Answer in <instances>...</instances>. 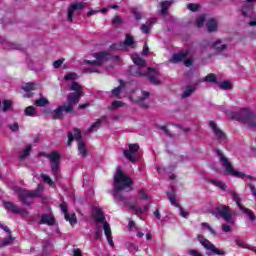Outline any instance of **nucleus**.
I'll return each mask as SVG.
<instances>
[{"instance_id":"f257e3e1","label":"nucleus","mask_w":256,"mask_h":256,"mask_svg":"<svg viewBox=\"0 0 256 256\" xmlns=\"http://www.w3.org/2000/svg\"><path fill=\"white\" fill-rule=\"evenodd\" d=\"M133 185H135V183L133 182V179L125 175L123 170L117 169L114 175L113 196L115 199H118L120 203L124 204L125 207H128V205H130L131 199L123 195L121 191H125L126 189H128L127 192L133 191Z\"/></svg>"},{"instance_id":"f03ea898","label":"nucleus","mask_w":256,"mask_h":256,"mask_svg":"<svg viewBox=\"0 0 256 256\" xmlns=\"http://www.w3.org/2000/svg\"><path fill=\"white\" fill-rule=\"evenodd\" d=\"M130 75H132V77H147L149 83L152 85H161V80L157 78L161 73L153 67H148L147 71H143L141 68L131 67Z\"/></svg>"},{"instance_id":"7ed1b4c3","label":"nucleus","mask_w":256,"mask_h":256,"mask_svg":"<svg viewBox=\"0 0 256 256\" xmlns=\"http://www.w3.org/2000/svg\"><path fill=\"white\" fill-rule=\"evenodd\" d=\"M216 155L217 157L220 158L222 166L225 169L226 175H230L231 177H237L238 179H243V177H246V179H250L251 181L253 180L256 181L255 177L235 170V168H233V164H231V162L229 161V158L225 157V155L221 150H217Z\"/></svg>"},{"instance_id":"20e7f679","label":"nucleus","mask_w":256,"mask_h":256,"mask_svg":"<svg viewBox=\"0 0 256 256\" xmlns=\"http://www.w3.org/2000/svg\"><path fill=\"white\" fill-rule=\"evenodd\" d=\"M41 191H43V185L38 184L36 190H27L25 188H18L17 195L20 203L26 205V207H31L33 205V199L35 197H41Z\"/></svg>"},{"instance_id":"39448f33","label":"nucleus","mask_w":256,"mask_h":256,"mask_svg":"<svg viewBox=\"0 0 256 256\" xmlns=\"http://www.w3.org/2000/svg\"><path fill=\"white\" fill-rule=\"evenodd\" d=\"M231 117L248 127H256V114L249 108H241L238 112H232Z\"/></svg>"},{"instance_id":"423d86ee","label":"nucleus","mask_w":256,"mask_h":256,"mask_svg":"<svg viewBox=\"0 0 256 256\" xmlns=\"http://www.w3.org/2000/svg\"><path fill=\"white\" fill-rule=\"evenodd\" d=\"M43 157L49 159L52 175L56 181H59V176L61 175V154L59 151H52L48 154L44 153Z\"/></svg>"},{"instance_id":"0eeeda50","label":"nucleus","mask_w":256,"mask_h":256,"mask_svg":"<svg viewBox=\"0 0 256 256\" xmlns=\"http://www.w3.org/2000/svg\"><path fill=\"white\" fill-rule=\"evenodd\" d=\"M212 215H214L216 219H223L226 223L235 225V220H233V210L227 205H220L216 207L213 210Z\"/></svg>"},{"instance_id":"6e6552de","label":"nucleus","mask_w":256,"mask_h":256,"mask_svg":"<svg viewBox=\"0 0 256 256\" xmlns=\"http://www.w3.org/2000/svg\"><path fill=\"white\" fill-rule=\"evenodd\" d=\"M71 92L67 95V103L64 105H70V107H74L79 101H81V97L83 96V87L76 81L72 82V86L70 87Z\"/></svg>"},{"instance_id":"1a4fd4ad","label":"nucleus","mask_w":256,"mask_h":256,"mask_svg":"<svg viewBox=\"0 0 256 256\" xmlns=\"http://www.w3.org/2000/svg\"><path fill=\"white\" fill-rule=\"evenodd\" d=\"M149 97H151V92L140 91L139 88L132 90L130 93V101L132 103H139L143 109H149V104L144 102Z\"/></svg>"},{"instance_id":"9d476101","label":"nucleus","mask_w":256,"mask_h":256,"mask_svg":"<svg viewBox=\"0 0 256 256\" xmlns=\"http://www.w3.org/2000/svg\"><path fill=\"white\" fill-rule=\"evenodd\" d=\"M64 113L69 115H75V107H71V105H61L58 106L53 112H51V118L54 120H61L64 117Z\"/></svg>"},{"instance_id":"9b49d317","label":"nucleus","mask_w":256,"mask_h":256,"mask_svg":"<svg viewBox=\"0 0 256 256\" xmlns=\"http://www.w3.org/2000/svg\"><path fill=\"white\" fill-rule=\"evenodd\" d=\"M111 47L116 51H127V47H132L133 49L135 48V38L131 34H126L124 42L113 44Z\"/></svg>"},{"instance_id":"f8f14e48","label":"nucleus","mask_w":256,"mask_h":256,"mask_svg":"<svg viewBox=\"0 0 256 256\" xmlns=\"http://www.w3.org/2000/svg\"><path fill=\"white\" fill-rule=\"evenodd\" d=\"M197 239L199 243L207 249V251H211L214 255H225V251L217 249V247L213 245L211 241L203 237V235L198 234Z\"/></svg>"},{"instance_id":"ddd939ff","label":"nucleus","mask_w":256,"mask_h":256,"mask_svg":"<svg viewBox=\"0 0 256 256\" xmlns=\"http://www.w3.org/2000/svg\"><path fill=\"white\" fill-rule=\"evenodd\" d=\"M59 207L62 213L64 214L65 221H68L71 227H75V225H77V214H75V212H73L72 214H69V208L67 206V202L60 203Z\"/></svg>"},{"instance_id":"4468645a","label":"nucleus","mask_w":256,"mask_h":256,"mask_svg":"<svg viewBox=\"0 0 256 256\" xmlns=\"http://www.w3.org/2000/svg\"><path fill=\"white\" fill-rule=\"evenodd\" d=\"M137 151H139V144H128V149L124 150V157L131 163H135L137 161V157H135Z\"/></svg>"},{"instance_id":"2eb2a0df","label":"nucleus","mask_w":256,"mask_h":256,"mask_svg":"<svg viewBox=\"0 0 256 256\" xmlns=\"http://www.w3.org/2000/svg\"><path fill=\"white\" fill-rule=\"evenodd\" d=\"M209 127L215 135L216 139H218V141H225V139H227V134H225V132H223V130H221V128L217 126V123H215V121H210Z\"/></svg>"},{"instance_id":"dca6fc26","label":"nucleus","mask_w":256,"mask_h":256,"mask_svg":"<svg viewBox=\"0 0 256 256\" xmlns=\"http://www.w3.org/2000/svg\"><path fill=\"white\" fill-rule=\"evenodd\" d=\"M83 9H85V3L83 2H77V3H73L70 5V7H68V16L67 19L70 23H73V13H75V11H83Z\"/></svg>"},{"instance_id":"f3484780","label":"nucleus","mask_w":256,"mask_h":256,"mask_svg":"<svg viewBox=\"0 0 256 256\" xmlns=\"http://www.w3.org/2000/svg\"><path fill=\"white\" fill-rule=\"evenodd\" d=\"M256 0H246L242 6L243 17H251L255 7Z\"/></svg>"},{"instance_id":"a211bd4d","label":"nucleus","mask_w":256,"mask_h":256,"mask_svg":"<svg viewBox=\"0 0 256 256\" xmlns=\"http://www.w3.org/2000/svg\"><path fill=\"white\" fill-rule=\"evenodd\" d=\"M3 205L6 211H10V213H14L15 215H23V213H26L25 208H19L17 205H14L13 202L4 201Z\"/></svg>"},{"instance_id":"6ab92c4d","label":"nucleus","mask_w":256,"mask_h":256,"mask_svg":"<svg viewBox=\"0 0 256 256\" xmlns=\"http://www.w3.org/2000/svg\"><path fill=\"white\" fill-rule=\"evenodd\" d=\"M0 229H3V231L8 233V238L0 240V247H9V245H11V243H13L14 241V238L11 235V230L9 229V227L3 224H0Z\"/></svg>"},{"instance_id":"aec40b11","label":"nucleus","mask_w":256,"mask_h":256,"mask_svg":"<svg viewBox=\"0 0 256 256\" xmlns=\"http://www.w3.org/2000/svg\"><path fill=\"white\" fill-rule=\"evenodd\" d=\"M92 217L96 223H107V221H105V214L99 207H94L92 209Z\"/></svg>"},{"instance_id":"412c9836","label":"nucleus","mask_w":256,"mask_h":256,"mask_svg":"<svg viewBox=\"0 0 256 256\" xmlns=\"http://www.w3.org/2000/svg\"><path fill=\"white\" fill-rule=\"evenodd\" d=\"M74 139L78 143H83V141H81V139H83V136L81 135V130H79L78 128L74 129V136L72 132H68V147H71V143H73Z\"/></svg>"},{"instance_id":"4be33fe9","label":"nucleus","mask_w":256,"mask_h":256,"mask_svg":"<svg viewBox=\"0 0 256 256\" xmlns=\"http://www.w3.org/2000/svg\"><path fill=\"white\" fill-rule=\"evenodd\" d=\"M94 57L96 61L100 62V65H103L104 61H111V59H113V56H111L107 51L96 52L94 53Z\"/></svg>"},{"instance_id":"5701e85b","label":"nucleus","mask_w":256,"mask_h":256,"mask_svg":"<svg viewBox=\"0 0 256 256\" xmlns=\"http://www.w3.org/2000/svg\"><path fill=\"white\" fill-rule=\"evenodd\" d=\"M39 225H48L49 227H53L57 221L55 220V217L49 215V214H42L40 221L38 222Z\"/></svg>"},{"instance_id":"b1692460","label":"nucleus","mask_w":256,"mask_h":256,"mask_svg":"<svg viewBox=\"0 0 256 256\" xmlns=\"http://www.w3.org/2000/svg\"><path fill=\"white\" fill-rule=\"evenodd\" d=\"M187 55H189V50H184L173 54L172 58L170 59V63H181V61L187 59Z\"/></svg>"},{"instance_id":"393cba45","label":"nucleus","mask_w":256,"mask_h":256,"mask_svg":"<svg viewBox=\"0 0 256 256\" xmlns=\"http://www.w3.org/2000/svg\"><path fill=\"white\" fill-rule=\"evenodd\" d=\"M206 28L208 33H215L219 29V23L215 18H209L206 22Z\"/></svg>"},{"instance_id":"a878e982","label":"nucleus","mask_w":256,"mask_h":256,"mask_svg":"<svg viewBox=\"0 0 256 256\" xmlns=\"http://www.w3.org/2000/svg\"><path fill=\"white\" fill-rule=\"evenodd\" d=\"M155 23H157V18H150L146 24H143L141 26V31H143V33H145V35H149L151 33V26L155 25Z\"/></svg>"},{"instance_id":"bb28decb","label":"nucleus","mask_w":256,"mask_h":256,"mask_svg":"<svg viewBox=\"0 0 256 256\" xmlns=\"http://www.w3.org/2000/svg\"><path fill=\"white\" fill-rule=\"evenodd\" d=\"M22 89L23 91L28 93L27 95H25V97H33V93H31V91H35V89H37V84L33 82H28L24 86H22Z\"/></svg>"},{"instance_id":"cd10ccee","label":"nucleus","mask_w":256,"mask_h":256,"mask_svg":"<svg viewBox=\"0 0 256 256\" xmlns=\"http://www.w3.org/2000/svg\"><path fill=\"white\" fill-rule=\"evenodd\" d=\"M172 2L171 1H163L160 3V15H162L163 17H167V15H169V7H171Z\"/></svg>"},{"instance_id":"c85d7f7f","label":"nucleus","mask_w":256,"mask_h":256,"mask_svg":"<svg viewBox=\"0 0 256 256\" xmlns=\"http://www.w3.org/2000/svg\"><path fill=\"white\" fill-rule=\"evenodd\" d=\"M196 89L197 87L193 85L186 86L184 92L181 94L182 99H187V97H191V95L195 93Z\"/></svg>"},{"instance_id":"c756f323","label":"nucleus","mask_w":256,"mask_h":256,"mask_svg":"<svg viewBox=\"0 0 256 256\" xmlns=\"http://www.w3.org/2000/svg\"><path fill=\"white\" fill-rule=\"evenodd\" d=\"M132 61L137 67H139L138 69H141V67H147V61L139 55L133 56Z\"/></svg>"},{"instance_id":"7c9ffc66","label":"nucleus","mask_w":256,"mask_h":256,"mask_svg":"<svg viewBox=\"0 0 256 256\" xmlns=\"http://www.w3.org/2000/svg\"><path fill=\"white\" fill-rule=\"evenodd\" d=\"M31 149H33V146L31 144L27 145L26 148L20 152L19 159H27V157L31 155Z\"/></svg>"},{"instance_id":"2f4dec72","label":"nucleus","mask_w":256,"mask_h":256,"mask_svg":"<svg viewBox=\"0 0 256 256\" xmlns=\"http://www.w3.org/2000/svg\"><path fill=\"white\" fill-rule=\"evenodd\" d=\"M217 85L222 89L223 91H227L229 89H233V84H231V81L225 80L221 83H217Z\"/></svg>"},{"instance_id":"473e14b6","label":"nucleus","mask_w":256,"mask_h":256,"mask_svg":"<svg viewBox=\"0 0 256 256\" xmlns=\"http://www.w3.org/2000/svg\"><path fill=\"white\" fill-rule=\"evenodd\" d=\"M240 211H243V213L249 217L250 221H255L256 220L255 213L252 212L251 209L244 206V207H242V209Z\"/></svg>"},{"instance_id":"72a5a7b5","label":"nucleus","mask_w":256,"mask_h":256,"mask_svg":"<svg viewBox=\"0 0 256 256\" xmlns=\"http://www.w3.org/2000/svg\"><path fill=\"white\" fill-rule=\"evenodd\" d=\"M119 107H125V102L115 100L110 106H108V111H113V109H119Z\"/></svg>"},{"instance_id":"f704fd0d","label":"nucleus","mask_w":256,"mask_h":256,"mask_svg":"<svg viewBox=\"0 0 256 256\" xmlns=\"http://www.w3.org/2000/svg\"><path fill=\"white\" fill-rule=\"evenodd\" d=\"M231 195L233 196V199H234V201H235L237 207H238V208L240 209V211H241L242 207H245V206H243V205L241 204V197H240L239 194H237V192H235V191H232V192H231Z\"/></svg>"},{"instance_id":"c9c22d12","label":"nucleus","mask_w":256,"mask_h":256,"mask_svg":"<svg viewBox=\"0 0 256 256\" xmlns=\"http://www.w3.org/2000/svg\"><path fill=\"white\" fill-rule=\"evenodd\" d=\"M236 245H238V247H243L244 249H248L249 251H252L256 255V248L254 246L245 245V243H243V241L241 240H236Z\"/></svg>"},{"instance_id":"e433bc0d","label":"nucleus","mask_w":256,"mask_h":256,"mask_svg":"<svg viewBox=\"0 0 256 256\" xmlns=\"http://www.w3.org/2000/svg\"><path fill=\"white\" fill-rule=\"evenodd\" d=\"M34 105H36V107H45V105H49V100L45 97H42L38 100H35Z\"/></svg>"},{"instance_id":"4c0bfd02","label":"nucleus","mask_w":256,"mask_h":256,"mask_svg":"<svg viewBox=\"0 0 256 256\" xmlns=\"http://www.w3.org/2000/svg\"><path fill=\"white\" fill-rule=\"evenodd\" d=\"M219 45H221V40H217L216 42H214L212 47L213 49H216V51H225V49H227L226 44H222L221 46Z\"/></svg>"},{"instance_id":"58836bf2","label":"nucleus","mask_w":256,"mask_h":256,"mask_svg":"<svg viewBox=\"0 0 256 256\" xmlns=\"http://www.w3.org/2000/svg\"><path fill=\"white\" fill-rule=\"evenodd\" d=\"M13 108V102H11V100H3V107H2V111L4 113H7V111H9V109Z\"/></svg>"},{"instance_id":"ea45409f","label":"nucleus","mask_w":256,"mask_h":256,"mask_svg":"<svg viewBox=\"0 0 256 256\" xmlns=\"http://www.w3.org/2000/svg\"><path fill=\"white\" fill-rule=\"evenodd\" d=\"M78 151L82 157H85L87 155V147L85 146L84 142L78 143Z\"/></svg>"},{"instance_id":"a19ab883","label":"nucleus","mask_w":256,"mask_h":256,"mask_svg":"<svg viewBox=\"0 0 256 256\" xmlns=\"http://www.w3.org/2000/svg\"><path fill=\"white\" fill-rule=\"evenodd\" d=\"M204 81L208 82V83H216V85L219 83L217 81V76H215L214 73H210L208 74L205 78Z\"/></svg>"},{"instance_id":"79ce46f5","label":"nucleus","mask_w":256,"mask_h":256,"mask_svg":"<svg viewBox=\"0 0 256 256\" xmlns=\"http://www.w3.org/2000/svg\"><path fill=\"white\" fill-rule=\"evenodd\" d=\"M187 9H189V11H192V13H197V11L201 9V5L195 4V3H189L187 4Z\"/></svg>"},{"instance_id":"37998d69","label":"nucleus","mask_w":256,"mask_h":256,"mask_svg":"<svg viewBox=\"0 0 256 256\" xmlns=\"http://www.w3.org/2000/svg\"><path fill=\"white\" fill-rule=\"evenodd\" d=\"M123 87H125V84L121 82V84L118 87L112 90V95H114V97H119V95H121V91L123 90Z\"/></svg>"},{"instance_id":"c03bdc74","label":"nucleus","mask_w":256,"mask_h":256,"mask_svg":"<svg viewBox=\"0 0 256 256\" xmlns=\"http://www.w3.org/2000/svg\"><path fill=\"white\" fill-rule=\"evenodd\" d=\"M207 18V16L205 14L200 15L197 19H196V25L197 27L201 28L203 27V25H205V19Z\"/></svg>"},{"instance_id":"a18cd8bd","label":"nucleus","mask_w":256,"mask_h":256,"mask_svg":"<svg viewBox=\"0 0 256 256\" xmlns=\"http://www.w3.org/2000/svg\"><path fill=\"white\" fill-rule=\"evenodd\" d=\"M211 183L212 185H215V187H218L222 191H225V189H227V186L219 180H211Z\"/></svg>"},{"instance_id":"49530a36","label":"nucleus","mask_w":256,"mask_h":256,"mask_svg":"<svg viewBox=\"0 0 256 256\" xmlns=\"http://www.w3.org/2000/svg\"><path fill=\"white\" fill-rule=\"evenodd\" d=\"M26 117H33L35 115V108L33 106H28L24 110Z\"/></svg>"},{"instance_id":"de8ad7c7","label":"nucleus","mask_w":256,"mask_h":256,"mask_svg":"<svg viewBox=\"0 0 256 256\" xmlns=\"http://www.w3.org/2000/svg\"><path fill=\"white\" fill-rule=\"evenodd\" d=\"M103 229L106 237H112L111 226L107 222L103 223Z\"/></svg>"},{"instance_id":"09e8293b","label":"nucleus","mask_w":256,"mask_h":256,"mask_svg":"<svg viewBox=\"0 0 256 256\" xmlns=\"http://www.w3.org/2000/svg\"><path fill=\"white\" fill-rule=\"evenodd\" d=\"M51 249H53V245H51L50 242H45L44 244V247L42 249V252L45 254V255H49V251H51Z\"/></svg>"},{"instance_id":"8fccbe9b","label":"nucleus","mask_w":256,"mask_h":256,"mask_svg":"<svg viewBox=\"0 0 256 256\" xmlns=\"http://www.w3.org/2000/svg\"><path fill=\"white\" fill-rule=\"evenodd\" d=\"M97 129H101V126L99 122L96 120L89 128H88V133H93V131H97Z\"/></svg>"},{"instance_id":"3c124183","label":"nucleus","mask_w":256,"mask_h":256,"mask_svg":"<svg viewBox=\"0 0 256 256\" xmlns=\"http://www.w3.org/2000/svg\"><path fill=\"white\" fill-rule=\"evenodd\" d=\"M132 13H133L136 21H141L143 19V15H141V12H139V9L133 8Z\"/></svg>"},{"instance_id":"603ef678","label":"nucleus","mask_w":256,"mask_h":256,"mask_svg":"<svg viewBox=\"0 0 256 256\" xmlns=\"http://www.w3.org/2000/svg\"><path fill=\"white\" fill-rule=\"evenodd\" d=\"M65 81H75L77 79V73H68L64 76Z\"/></svg>"},{"instance_id":"864d4df0","label":"nucleus","mask_w":256,"mask_h":256,"mask_svg":"<svg viewBox=\"0 0 256 256\" xmlns=\"http://www.w3.org/2000/svg\"><path fill=\"white\" fill-rule=\"evenodd\" d=\"M138 195L142 201H147V199H149V195H147L145 190H138Z\"/></svg>"},{"instance_id":"5fc2aeb1","label":"nucleus","mask_w":256,"mask_h":256,"mask_svg":"<svg viewBox=\"0 0 256 256\" xmlns=\"http://www.w3.org/2000/svg\"><path fill=\"white\" fill-rule=\"evenodd\" d=\"M112 25H123V19L119 15L114 16L112 20Z\"/></svg>"},{"instance_id":"6e6d98bb","label":"nucleus","mask_w":256,"mask_h":256,"mask_svg":"<svg viewBox=\"0 0 256 256\" xmlns=\"http://www.w3.org/2000/svg\"><path fill=\"white\" fill-rule=\"evenodd\" d=\"M86 65H95L96 67H101V62L98 60H84Z\"/></svg>"},{"instance_id":"4d7b16f0","label":"nucleus","mask_w":256,"mask_h":256,"mask_svg":"<svg viewBox=\"0 0 256 256\" xmlns=\"http://www.w3.org/2000/svg\"><path fill=\"white\" fill-rule=\"evenodd\" d=\"M158 129H160L161 131H163L165 133V135H167V137H173V134H171V132L169 131V128H167V126H158Z\"/></svg>"},{"instance_id":"13d9d810","label":"nucleus","mask_w":256,"mask_h":256,"mask_svg":"<svg viewBox=\"0 0 256 256\" xmlns=\"http://www.w3.org/2000/svg\"><path fill=\"white\" fill-rule=\"evenodd\" d=\"M201 225L202 227H206V229H208L212 235H217V232H215V229H213L209 223L203 222Z\"/></svg>"},{"instance_id":"bf43d9fd","label":"nucleus","mask_w":256,"mask_h":256,"mask_svg":"<svg viewBox=\"0 0 256 256\" xmlns=\"http://www.w3.org/2000/svg\"><path fill=\"white\" fill-rule=\"evenodd\" d=\"M42 179H43V181H45V183H48V185H54V182L51 179V177H49V175L42 174Z\"/></svg>"},{"instance_id":"052dcab7","label":"nucleus","mask_w":256,"mask_h":256,"mask_svg":"<svg viewBox=\"0 0 256 256\" xmlns=\"http://www.w3.org/2000/svg\"><path fill=\"white\" fill-rule=\"evenodd\" d=\"M9 129L12 130L13 133L19 131V123L14 122L13 124L8 125Z\"/></svg>"},{"instance_id":"680f3d73","label":"nucleus","mask_w":256,"mask_h":256,"mask_svg":"<svg viewBox=\"0 0 256 256\" xmlns=\"http://www.w3.org/2000/svg\"><path fill=\"white\" fill-rule=\"evenodd\" d=\"M65 59H58L56 61H54L53 63V67L54 69H59V67H61L64 63Z\"/></svg>"},{"instance_id":"e2e57ef3","label":"nucleus","mask_w":256,"mask_h":256,"mask_svg":"<svg viewBox=\"0 0 256 256\" xmlns=\"http://www.w3.org/2000/svg\"><path fill=\"white\" fill-rule=\"evenodd\" d=\"M95 239L99 240L101 237H103V232L101 231V228L97 227L95 231Z\"/></svg>"},{"instance_id":"0e129e2a","label":"nucleus","mask_w":256,"mask_h":256,"mask_svg":"<svg viewBox=\"0 0 256 256\" xmlns=\"http://www.w3.org/2000/svg\"><path fill=\"white\" fill-rule=\"evenodd\" d=\"M222 231L224 233H231V226H229L227 224H222Z\"/></svg>"},{"instance_id":"69168bd1","label":"nucleus","mask_w":256,"mask_h":256,"mask_svg":"<svg viewBox=\"0 0 256 256\" xmlns=\"http://www.w3.org/2000/svg\"><path fill=\"white\" fill-rule=\"evenodd\" d=\"M189 255L191 256H203L199 250H190Z\"/></svg>"},{"instance_id":"338daca9","label":"nucleus","mask_w":256,"mask_h":256,"mask_svg":"<svg viewBox=\"0 0 256 256\" xmlns=\"http://www.w3.org/2000/svg\"><path fill=\"white\" fill-rule=\"evenodd\" d=\"M184 65L185 67H191V65H193V59L188 58V59H184Z\"/></svg>"},{"instance_id":"774afa93","label":"nucleus","mask_w":256,"mask_h":256,"mask_svg":"<svg viewBox=\"0 0 256 256\" xmlns=\"http://www.w3.org/2000/svg\"><path fill=\"white\" fill-rule=\"evenodd\" d=\"M73 256H83V253L81 252V249H74L73 250Z\"/></svg>"}]
</instances>
